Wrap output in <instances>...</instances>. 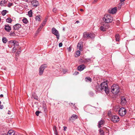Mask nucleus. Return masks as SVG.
Instances as JSON below:
<instances>
[{
	"instance_id": "obj_48",
	"label": "nucleus",
	"mask_w": 135,
	"mask_h": 135,
	"mask_svg": "<svg viewBox=\"0 0 135 135\" xmlns=\"http://www.w3.org/2000/svg\"><path fill=\"white\" fill-rule=\"evenodd\" d=\"M3 108V106L2 105H0V109H2Z\"/></svg>"
},
{
	"instance_id": "obj_36",
	"label": "nucleus",
	"mask_w": 135,
	"mask_h": 135,
	"mask_svg": "<svg viewBox=\"0 0 135 135\" xmlns=\"http://www.w3.org/2000/svg\"><path fill=\"white\" fill-rule=\"evenodd\" d=\"M99 131L100 133L101 134H102V135L104 134V132L103 130L101 129H100L99 130Z\"/></svg>"
},
{
	"instance_id": "obj_9",
	"label": "nucleus",
	"mask_w": 135,
	"mask_h": 135,
	"mask_svg": "<svg viewBox=\"0 0 135 135\" xmlns=\"http://www.w3.org/2000/svg\"><path fill=\"white\" fill-rule=\"evenodd\" d=\"M9 44H11L13 46H14L15 47H18L19 46V44L18 42L16 40H11L9 42Z\"/></svg>"
},
{
	"instance_id": "obj_54",
	"label": "nucleus",
	"mask_w": 135,
	"mask_h": 135,
	"mask_svg": "<svg viewBox=\"0 0 135 135\" xmlns=\"http://www.w3.org/2000/svg\"><path fill=\"white\" fill-rule=\"evenodd\" d=\"M125 0H120V2H124V1Z\"/></svg>"
},
{
	"instance_id": "obj_12",
	"label": "nucleus",
	"mask_w": 135,
	"mask_h": 135,
	"mask_svg": "<svg viewBox=\"0 0 135 135\" xmlns=\"http://www.w3.org/2000/svg\"><path fill=\"white\" fill-rule=\"evenodd\" d=\"M85 68V66L84 64H82L80 65L77 67L78 70L81 71L83 70Z\"/></svg>"
},
{
	"instance_id": "obj_20",
	"label": "nucleus",
	"mask_w": 135,
	"mask_h": 135,
	"mask_svg": "<svg viewBox=\"0 0 135 135\" xmlns=\"http://www.w3.org/2000/svg\"><path fill=\"white\" fill-rule=\"evenodd\" d=\"M14 134H15V132L14 131L12 130L9 131L7 134V135H14Z\"/></svg>"
},
{
	"instance_id": "obj_55",
	"label": "nucleus",
	"mask_w": 135,
	"mask_h": 135,
	"mask_svg": "<svg viewBox=\"0 0 135 135\" xmlns=\"http://www.w3.org/2000/svg\"><path fill=\"white\" fill-rule=\"evenodd\" d=\"M7 113L8 114H11V112L9 111H8Z\"/></svg>"
},
{
	"instance_id": "obj_1",
	"label": "nucleus",
	"mask_w": 135,
	"mask_h": 135,
	"mask_svg": "<svg viewBox=\"0 0 135 135\" xmlns=\"http://www.w3.org/2000/svg\"><path fill=\"white\" fill-rule=\"evenodd\" d=\"M100 88L101 91H105V93L108 94L109 92V89L107 83L106 82H104L100 84Z\"/></svg>"
},
{
	"instance_id": "obj_17",
	"label": "nucleus",
	"mask_w": 135,
	"mask_h": 135,
	"mask_svg": "<svg viewBox=\"0 0 135 135\" xmlns=\"http://www.w3.org/2000/svg\"><path fill=\"white\" fill-rule=\"evenodd\" d=\"M117 9H111V10L109 9L108 10V12L110 14H114L116 12Z\"/></svg>"
},
{
	"instance_id": "obj_21",
	"label": "nucleus",
	"mask_w": 135,
	"mask_h": 135,
	"mask_svg": "<svg viewBox=\"0 0 135 135\" xmlns=\"http://www.w3.org/2000/svg\"><path fill=\"white\" fill-rule=\"evenodd\" d=\"M77 47L80 51H81L83 49V45L81 43H79L77 45Z\"/></svg>"
},
{
	"instance_id": "obj_29",
	"label": "nucleus",
	"mask_w": 135,
	"mask_h": 135,
	"mask_svg": "<svg viewBox=\"0 0 135 135\" xmlns=\"http://www.w3.org/2000/svg\"><path fill=\"white\" fill-rule=\"evenodd\" d=\"M28 14L30 17H31L32 16V11L30 10L28 12Z\"/></svg>"
},
{
	"instance_id": "obj_33",
	"label": "nucleus",
	"mask_w": 135,
	"mask_h": 135,
	"mask_svg": "<svg viewBox=\"0 0 135 135\" xmlns=\"http://www.w3.org/2000/svg\"><path fill=\"white\" fill-rule=\"evenodd\" d=\"M7 11L6 10H3L2 12V14L3 16L5 15Z\"/></svg>"
},
{
	"instance_id": "obj_45",
	"label": "nucleus",
	"mask_w": 135,
	"mask_h": 135,
	"mask_svg": "<svg viewBox=\"0 0 135 135\" xmlns=\"http://www.w3.org/2000/svg\"><path fill=\"white\" fill-rule=\"evenodd\" d=\"M62 44L61 42L59 44V47H62Z\"/></svg>"
},
{
	"instance_id": "obj_35",
	"label": "nucleus",
	"mask_w": 135,
	"mask_h": 135,
	"mask_svg": "<svg viewBox=\"0 0 135 135\" xmlns=\"http://www.w3.org/2000/svg\"><path fill=\"white\" fill-rule=\"evenodd\" d=\"M41 112L38 110L37 111L35 112V114L37 116H38L40 113H41Z\"/></svg>"
},
{
	"instance_id": "obj_28",
	"label": "nucleus",
	"mask_w": 135,
	"mask_h": 135,
	"mask_svg": "<svg viewBox=\"0 0 135 135\" xmlns=\"http://www.w3.org/2000/svg\"><path fill=\"white\" fill-rule=\"evenodd\" d=\"M18 47H15L14 46L12 49V52L13 53H15L16 52V50H17Z\"/></svg>"
},
{
	"instance_id": "obj_49",
	"label": "nucleus",
	"mask_w": 135,
	"mask_h": 135,
	"mask_svg": "<svg viewBox=\"0 0 135 135\" xmlns=\"http://www.w3.org/2000/svg\"><path fill=\"white\" fill-rule=\"evenodd\" d=\"M25 1L27 2H30L32 0H24Z\"/></svg>"
},
{
	"instance_id": "obj_50",
	"label": "nucleus",
	"mask_w": 135,
	"mask_h": 135,
	"mask_svg": "<svg viewBox=\"0 0 135 135\" xmlns=\"http://www.w3.org/2000/svg\"><path fill=\"white\" fill-rule=\"evenodd\" d=\"M42 29V27H40V28H39L38 29V32L40 31H41V30Z\"/></svg>"
},
{
	"instance_id": "obj_44",
	"label": "nucleus",
	"mask_w": 135,
	"mask_h": 135,
	"mask_svg": "<svg viewBox=\"0 0 135 135\" xmlns=\"http://www.w3.org/2000/svg\"><path fill=\"white\" fill-rule=\"evenodd\" d=\"M79 74V73L78 71H75L74 73L73 74L74 75H77Z\"/></svg>"
},
{
	"instance_id": "obj_6",
	"label": "nucleus",
	"mask_w": 135,
	"mask_h": 135,
	"mask_svg": "<svg viewBox=\"0 0 135 135\" xmlns=\"http://www.w3.org/2000/svg\"><path fill=\"white\" fill-rule=\"evenodd\" d=\"M51 32L52 33L55 35L57 40L59 38L60 35L58 31L55 28H53L51 30Z\"/></svg>"
},
{
	"instance_id": "obj_51",
	"label": "nucleus",
	"mask_w": 135,
	"mask_h": 135,
	"mask_svg": "<svg viewBox=\"0 0 135 135\" xmlns=\"http://www.w3.org/2000/svg\"><path fill=\"white\" fill-rule=\"evenodd\" d=\"M56 10V9H53L52 11L54 12L55 13Z\"/></svg>"
},
{
	"instance_id": "obj_39",
	"label": "nucleus",
	"mask_w": 135,
	"mask_h": 135,
	"mask_svg": "<svg viewBox=\"0 0 135 135\" xmlns=\"http://www.w3.org/2000/svg\"><path fill=\"white\" fill-rule=\"evenodd\" d=\"M43 110H44V112L45 113H46L47 111V109H46V107L44 106L43 107Z\"/></svg>"
},
{
	"instance_id": "obj_53",
	"label": "nucleus",
	"mask_w": 135,
	"mask_h": 135,
	"mask_svg": "<svg viewBox=\"0 0 135 135\" xmlns=\"http://www.w3.org/2000/svg\"><path fill=\"white\" fill-rule=\"evenodd\" d=\"M98 0H94L93 2V3L96 2Z\"/></svg>"
},
{
	"instance_id": "obj_38",
	"label": "nucleus",
	"mask_w": 135,
	"mask_h": 135,
	"mask_svg": "<svg viewBox=\"0 0 135 135\" xmlns=\"http://www.w3.org/2000/svg\"><path fill=\"white\" fill-rule=\"evenodd\" d=\"M47 66L46 64H45L44 65L43 64V72L44 70V69L47 68Z\"/></svg>"
},
{
	"instance_id": "obj_11",
	"label": "nucleus",
	"mask_w": 135,
	"mask_h": 135,
	"mask_svg": "<svg viewBox=\"0 0 135 135\" xmlns=\"http://www.w3.org/2000/svg\"><path fill=\"white\" fill-rule=\"evenodd\" d=\"M121 104L122 105H125L127 103V100L124 96H122L121 97Z\"/></svg>"
},
{
	"instance_id": "obj_59",
	"label": "nucleus",
	"mask_w": 135,
	"mask_h": 135,
	"mask_svg": "<svg viewBox=\"0 0 135 135\" xmlns=\"http://www.w3.org/2000/svg\"><path fill=\"white\" fill-rule=\"evenodd\" d=\"M80 9V11L82 12V11H83V9Z\"/></svg>"
},
{
	"instance_id": "obj_37",
	"label": "nucleus",
	"mask_w": 135,
	"mask_h": 135,
	"mask_svg": "<svg viewBox=\"0 0 135 135\" xmlns=\"http://www.w3.org/2000/svg\"><path fill=\"white\" fill-rule=\"evenodd\" d=\"M80 51L78 50L76 52V54L78 56H79L80 55Z\"/></svg>"
},
{
	"instance_id": "obj_18",
	"label": "nucleus",
	"mask_w": 135,
	"mask_h": 135,
	"mask_svg": "<svg viewBox=\"0 0 135 135\" xmlns=\"http://www.w3.org/2000/svg\"><path fill=\"white\" fill-rule=\"evenodd\" d=\"M21 25L19 24H17L13 26V28L14 30H17L20 28Z\"/></svg>"
},
{
	"instance_id": "obj_57",
	"label": "nucleus",
	"mask_w": 135,
	"mask_h": 135,
	"mask_svg": "<svg viewBox=\"0 0 135 135\" xmlns=\"http://www.w3.org/2000/svg\"><path fill=\"white\" fill-rule=\"evenodd\" d=\"M3 95L2 94H1L0 95V97H3Z\"/></svg>"
},
{
	"instance_id": "obj_46",
	"label": "nucleus",
	"mask_w": 135,
	"mask_h": 135,
	"mask_svg": "<svg viewBox=\"0 0 135 135\" xmlns=\"http://www.w3.org/2000/svg\"><path fill=\"white\" fill-rule=\"evenodd\" d=\"M64 129L63 130L64 131H66V129L67 128L66 126H64L63 127Z\"/></svg>"
},
{
	"instance_id": "obj_47",
	"label": "nucleus",
	"mask_w": 135,
	"mask_h": 135,
	"mask_svg": "<svg viewBox=\"0 0 135 135\" xmlns=\"http://www.w3.org/2000/svg\"><path fill=\"white\" fill-rule=\"evenodd\" d=\"M53 129L54 131H55L56 129H57L56 128V127L55 126H54V127H53Z\"/></svg>"
},
{
	"instance_id": "obj_25",
	"label": "nucleus",
	"mask_w": 135,
	"mask_h": 135,
	"mask_svg": "<svg viewBox=\"0 0 135 135\" xmlns=\"http://www.w3.org/2000/svg\"><path fill=\"white\" fill-rule=\"evenodd\" d=\"M2 41L4 43H6L7 42V40L5 37H3L2 38Z\"/></svg>"
},
{
	"instance_id": "obj_63",
	"label": "nucleus",
	"mask_w": 135,
	"mask_h": 135,
	"mask_svg": "<svg viewBox=\"0 0 135 135\" xmlns=\"http://www.w3.org/2000/svg\"><path fill=\"white\" fill-rule=\"evenodd\" d=\"M114 8V9H115V8H117V7H114L113 8Z\"/></svg>"
},
{
	"instance_id": "obj_32",
	"label": "nucleus",
	"mask_w": 135,
	"mask_h": 135,
	"mask_svg": "<svg viewBox=\"0 0 135 135\" xmlns=\"http://www.w3.org/2000/svg\"><path fill=\"white\" fill-rule=\"evenodd\" d=\"M47 18H46L45 20H44V21H43V27L45 26V25L46 24V22L47 20Z\"/></svg>"
},
{
	"instance_id": "obj_41",
	"label": "nucleus",
	"mask_w": 135,
	"mask_h": 135,
	"mask_svg": "<svg viewBox=\"0 0 135 135\" xmlns=\"http://www.w3.org/2000/svg\"><path fill=\"white\" fill-rule=\"evenodd\" d=\"M21 51L20 50H19L16 53V55L17 56V55H18L19 54H20V53L21 52Z\"/></svg>"
},
{
	"instance_id": "obj_4",
	"label": "nucleus",
	"mask_w": 135,
	"mask_h": 135,
	"mask_svg": "<svg viewBox=\"0 0 135 135\" xmlns=\"http://www.w3.org/2000/svg\"><path fill=\"white\" fill-rule=\"evenodd\" d=\"M94 37V35L93 33H88L85 32L83 34V38L84 40H86L89 38L93 39Z\"/></svg>"
},
{
	"instance_id": "obj_30",
	"label": "nucleus",
	"mask_w": 135,
	"mask_h": 135,
	"mask_svg": "<svg viewBox=\"0 0 135 135\" xmlns=\"http://www.w3.org/2000/svg\"><path fill=\"white\" fill-rule=\"evenodd\" d=\"M40 71L39 74L40 75H42V65L41 66L40 68Z\"/></svg>"
},
{
	"instance_id": "obj_2",
	"label": "nucleus",
	"mask_w": 135,
	"mask_h": 135,
	"mask_svg": "<svg viewBox=\"0 0 135 135\" xmlns=\"http://www.w3.org/2000/svg\"><path fill=\"white\" fill-rule=\"evenodd\" d=\"M111 89V92L114 94H118L120 91V88L119 86L116 84L113 85Z\"/></svg>"
},
{
	"instance_id": "obj_34",
	"label": "nucleus",
	"mask_w": 135,
	"mask_h": 135,
	"mask_svg": "<svg viewBox=\"0 0 135 135\" xmlns=\"http://www.w3.org/2000/svg\"><path fill=\"white\" fill-rule=\"evenodd\" d=\"M40 16H36L35 17V19L36 21H39L40 20Z\"/></svg>"
},
{
	"instance_id": "obj_24",
	"label": "nucleus",
	"mask_w": 135,
	"mask_h": 135,
	"mask_svg": "<svg viewBox=\"0 0 135 135\" xmlns=\"http://www.w3.org/2000/svg\"><path fill=\"white\" fill-rule=\"evenodd\" d=\"M115 40L116 41H118L119 40V34H117L115 35Z\"/></svg>"
},
{
	"instance_id": "obj_62",
	"label": "nucleus",
	"mask_w": 135,
	"mask_h": 135,
	"mask_svg": "<svg viewBox=\"0 0 135 135\" xmlns=\"http://www.w3.org/2000/svg\"><path fill=\"white\" fill-rule=\"evenodd\" d=\"M19 50L21 51V47H20V48H19Z\"/></svg>"
},
{
	"instance_id": "obj_8",
	"label": "nucleus",
	"mask_w": 135,
	"mask_h": 135,
	"mask_svg": "<svg viewBox=\"0 0 135 135\" xmlns=\"http://www.w3.org/2000/svg\"><path fill=\"white\" fill-rule=\"evenodd\" d=\"M111 120L113 122L115 123L119 121V118L118 116L113 115L112 116Z\"/></svg>"
},
{
	"instance_id": "obj_7",
	"label": "nucleus",
	"mask_w": 135,
	"mask_h": 135,
	"mask_svg": "<svg viewBox=\"0 0 135 135\" xmlns=\"http://www.w3.org/2000/svg\"><path fill=\"white\" fill-rule=\"evenodd\" d=\"M78 116L75 114H73L69 118V122H73L74 121L78 119Z\"/></svg>"
},
{
	"instance_id": "obj_13",
	"label": "nucleus",
	"mask_w": 135,
	"mask_h": 135,
	"mask_svg": "<svg viewBox=\"0 0 135 135\" xmlns=\"http://www.w3.org/2000/svg\"><path fill=\"white\" fill-rule=\"evenodd\" d=\"M31 4L34 7L36 8L39 5V3L38 1L35 0H33L31 2Z\"/></svg>"
},
{
	"instance_id": "obj_60",
	"label": "nucleus",
	"mask_w": 135,
	"mask_h": 135,
	"mask_svg": "<svg viewBox=\"0 0 135 135\" xmlns=\"http://www.w3.org/2000/svg\"><path fill=\"white\" fill-rule=\"evenodd\" d=\"M2 135H7V134L6 133L3 134Z\"/></svg>"
},
{
	"instance_id": "obj_56",
	"label": "nucleus",
	"mask_w": 135,
	"mask_h": 135,
	"mask_svg": "<svg viewBox=\"0 0 135 135\" xmlns=\"http://www.w3.org/2000/svg\"><path fill=\"white\" fill-rule=\"evenodd\" d=\"M79 22V21H77L75 23H78Z\"/></svg>"
},
{
	"instance_id": "obj_58",
	"label": "nucleus",
	"mask_w": 135,
	"mask_h": 135,
	"mask_svg": "<svg viewBox=\"0 0 135 135\" xmlns=\"http://www.w3.org/2000/svg\"><path fill=\"white\" fill-rule=\"evenodd\" d=\"M13 33H14V32H12V33H10V34H11V35H13Z\"/></svg>"
},
{
	"instance_id": "obj_16",
	"label": "nucleus",
	"mask_w": 135,
	"mask_h": 135,
	"mask_svg": "<svg viewBox=\"0 0 135 135\" xmlns=\"http://www.w3.org/2000/svg\"><path fill=\"white\" fill-rule=\"evenodd\" d=\"M125 4L124 2H120L118 5V8H123L125 7Z\"/></svg>"
},
{
	"instance_id": "obj_52",
	"label": "nucleus",
	"mask_w": 135,
	"mask_h": 135,
	"mask_svg": "<svg viewBox=\"0 0 135 135\" xmlns=\"http://www.w3.org/2000/svg\"><path fill=\"white\" fill-rule=\"evenodd\" d=\"M54 131V133H58L57 129H56Z\"/></svg>"
},
{
	"instance_id": "obj_10",
	"label": "nucleus",
	"mask_w": 135,
	"mask_h": 135,
	"mask_svg": "<svg viewBox=\"0 0 135 135\" xmlns=\"http://www.w3.org/2000/svg\"><path fill=\"white\" fill-rule=\"evenodd\" d=\"M108 24H104L103 26H101L100 27V29L101 30L103 31H105L106 29L108 28Z\"/></svg>"
},
{
	"instance_id": "obj_23",
	"label": "nucleus",
	"mask_w": 135,
	"mask_h": 135,
	"mask_svg": "<svg viewBox=\"0 0 135 135\" xmlns=\"http://www.w3.org/2000/svg\"><path fill=\"white\" fill-rule=\"evenodd\" d=\"M97 84V85L95 86L96 89L98 91H101L100 85H98V84Z\"/></svg>"
},
{
	"instance_id": "obj_14",
	"label": "nucleus",
	"mask_w": 135,
	"mask_h": 135,
	"mask_svg": "<svg viewBox=\"0 0 135 135\" xmlns=\"http://www.w3.org/2000/svg\"><path fill=\"white\" fill-rule=\"evenodd\" d=\"M7 0H3L1 1L0 5L2 6H7Z\"/></svg>"
},
{
	"instance_id": "obj_43",
	"label": "nucleus",
	"mask_w": 135,
	"mask_h": 135,
	"mask_svg": "<svg viewBox=\"0 0 135 135\" xmlns=\"http://www.w3.org/2000/svg\"><path fill=\"white\" fill-rule=\"evenodd\" d=\"M67 49L68 50V51L69 52H70L71 50V46H70L68 48H67Z\"/></svg>"
},
{
	"instance_id": "obj_27",
	"label": "nucleus",
	"mask_w": 135,
	"mask_h": 135,
	"mask_svg": "<svg viewBox=\"0 0 135 135\" xmlns=\"http://www.w3.org/2000/svg\"><path fill=\"white\" fill-rule=\"evenodd\" d=\"M22 21L25 24H27L28 22V21L26 18H24L22 20Z\"/></svg>"
},
{
	"instance_id": "obj_61",
	"label": "nucleus",
	"mask_w": 135,
	"mask_h": 135,
	"mask_svg": "<svg viewBox=\"0 0 135 135\" xmlns=\"http://www.w3.org/2000/svg\"><path fill=\"white\" fill-rule=\"evenodd\" d=\"M63 31H65V28L64 27H63Z\"/></svg>"
},
{
	"instance_id": "obj_42",
	"label": "nucleus",
	"mask_w": 135,
	"mask_h": 135,
	"mask_svg": "<svg viewBox=\"0 0 135 135\" xmlns=\"http://www.w3.org/2000/svg\"><path fill=\"white\" fill-rule=\"evenodd\" d=\"M85 61L86 62H89L90 61V58H87L85 59Z\"/></svg>"
},
{
	"instance_id": "obj_3",
	"label": "nucleus",
	"mask_w": 135,
	"mask_h": 135,
	"mask_svg": "<svg viewBox=\"0 0 135 135\" xmlns=\"http://www.w3.org/2000/svg\"><path fill=\"white\" fill-rule=\"evenodd\" d=\"M103 20L105 23H108L111 22L112 21L113 18L111 15L107 14L104 16Z\"/></svg>"
},
{
	"instance_id": "obj_19",
	"label": "nucleus",
	"mask_w": 135,
	"mask_h": 135,
	"mask_svg": "<svg viewBox=\"0 0 135 135\" xmlns=\"http://www.w3.org/2000/svg\"><path fill=\"white\" fill-rule=\"evenodd\" d=\"M92 107L91 106L88 105L85 107L84 109L85 111H89Z\"/></svg>"
},
{
	"instance_id": "obj_26",
	"label": "nucleus",
	"mask_w": 135,
	"mask_h": 135,
	"mask_svg": "<svg viewBox=\"0 0 135 135\" xmlns=\"http://www.w3.org/2000/svg\"><path fill=\"white\" fill-rule=\"evenodd\" d=\"M85 81L86 82L89 81L90 82L91 81V79L89 77H86L85 78Z\"/></svg>"
},
{
	"instance_id": "obj_40",
	"label": "nucleus",
	"mask_w": 135,
	"mask_h": 135,
	"mask_svg": "<svg viewBox=\"0 0 135 135\" xmlns=\"http://www.w3.org/2000/svg\"><path fill=\"white\" fill-rule=\"evenodd\" d=\"M13 3H9L8 4H7V6L8 7H10L11 6H12V5H13Z\"/></svg>"
},
{
	"instance_id": "obj_22",
	"label": "nucleus",
	"mask_w": 135,
	"mask_h": 135,
	"mask_svg": "<svg viewBox=\"0 0 135 135\" xmlns=\"http://www.w3.org/2000/svg\"><path fill=\"white\" fill-rule=\"evenodd\" d=\"M104 122L103 120H101L98 122V127L99 128L101 127V126L104 123Z\"/></svg>"
},
{
	"instance_id": "obj_31",
	"label": "nucleus",
	"mask_w": 135,
	"mask_h": 135,
	"mask_svg": "<svg viewBox=\"0 0 135 135\" xmlns=\"http://www.w3.org/2000/svg\"><path fill=\"white\" fill-rule=\"evenodd\" d=\"M6 21L7 22L11 23L12 21V20L11 18H8L7 19Z\"/></svg>"
},
{
	"instance_id": "obj_5",
	"label": "nucleus",
	"mask_w": 135,
	"mask_h": 135,
	"mask_svg": "<svg viewBox=\"0 0 135 135\" xmlns=\"http://www.w3.org/2000/svg\"><path fill=\"white\" fill-rule=\"evenodd\" d=\"M126 113V110L124 107L121 108L119 110V115L122 117L124 116Z\"/></svg>"
},
{
	"instance_id": "obj_15",
	"label": "nucleus",
	"mask_w": 135,
	"mask_h": 135,
	"mask_svg": "<svg viewBox=\"0 0 135 135\" xmlns=\"http://www.w3.org/2000/svg\"><path fill=\"white\" fill-rule=\"evenodd\" d=\"M4 29L7 32H9L11 29L8 25H6L4 26Z\"/></svg>"
},
{
	"instance_id": "obj_64",
	"label": "nucleus",
	"mask_w": 135,
	"mask_h": 135,
	"mask_svg": "<svg viewBox=\"0 0 135 135\" xmlns=\"http://www.w3.org/2000/svg\"><path fill=\"white\" fill-rule=\"evenodd\" d=\"M55 134L56 135H58V133H55Z\"/></svg>"
}]
</instances>
